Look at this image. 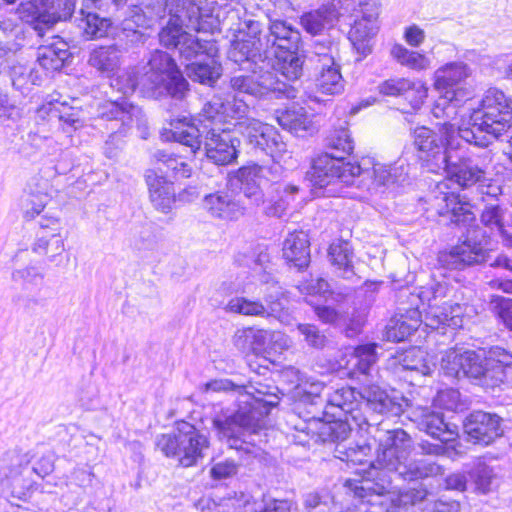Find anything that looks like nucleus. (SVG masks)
<instances>
[{"instance_id": "obj_1", "label": "nucleus", "mask_w": 512, "mask_h": 512, "mask_svg": "<svg viewBox=\"0 0 512 512\" xmlns=\"http://www.w3.org/2000/svg\"><path fill=\"white\" fill-rule=\"evenodd\" d=\"M512 367V353L500 346L476 350L452 347L441 360L444 374L454 379H470L485 387L503 381L506 370Z\"/></svg>"}, {"instance_id": "obj_2", "label": "nucleus", "mask_w": 512, "mask_h": 512, "mask_svg": "<svg viewBox=\"0 0 512 512\" xmlns=\"http://www.w3.org/2000/svg\"><path fill=\"white\" fill-rule=\"evenodd\" d=\"M176 433H163L156 440V447L167 458H177L183 468L193 467L203 458L206 439L196 427L186 421L176 422Z\"/></svg>"}, {"instance_id": "obj_3", "label": "nucleus", "mask_w": 512, "mask_h": 512, "mask_svg": "<svg viewBox=\"0 0 512 512\" xmlns=\"http://www.w3.org/2000/svg\"><path fill=\"white\" fill-rule=\"evenodd\" d=\"M454 125L450 122L437 124L436 129L418 126L412 131L413 146L419 162L434 171L440 163L447 161V150L454 134Z\"/></svg>"}, {"instance_id": "obj_4", "label": "nucleus", "mask_w": 512, "mask_h": 512, "mask_svg": "<svg viewBox=\"0 0 512 512\" xmlns=\"http://www.w3.org/2000/svg\"><path fill=\"white\" fill-rule=\"evenodd\" d=\"M438 200L436 214L453 228L467 229L476 222V204L460 191L454 190L445 182L437 184Z\"/></svg>"}, {"instance_id": "obj_5", "label": "nucleus", "mask_w": 512, "mask_h": 512, "mask_svg": "<svg viewBox=\"0 0 512 512\" xmlns=\"http://www.w3.org/2000/svg\"><path fill=\"white\" fill-rule=\"evenodd\" d=\"M479 127L498 137L512 126V101L497 88H489L480 104Z\"/></svg>"}, {"instance_id": "obj_6", "label": "nucleus", "mask_w": 512, "mask_h": 512, "mask_svg": "<svg viewBox=\"0 0 512 512\" xmlns=\"http://www.w3.org/2000/svg\"><path fill=\"white\" fill-rule=\"evenodd\" d=\"M378 91L382 96L400 99L403 112L415 114L426 103L429 87L420 79L391 77L379 84Z\"/></svg>"}, {"instance_id": "obj_7", "label": "nucleus", "mask_w": 512, "mask_h": 512, "mask_svg": "<svg viewBox=\"0 0 512 512\" xmlns=\"http://www.w3.org/2000/svg\"><path fill=\"white\" fill-rule=\"evenodd\" d=\"M463 432L472 444L489 446L504 435L503 418L496 413L473 410L463 420Z\"/></svg>"}, {"instance_id": "obj_8", "label": "nucleus", "mask_w": 512, "mask_h": 512, "mask_svg": "<svg viewBox=\"0 0 512 512\" xmlns=\"http://www.w3.org/2000/svg\"><path fill=\"white\" fill-rule=\"evenodd\" d=\"M352 169L351 163L343 157H338L327 151H320L311 157L306 178L313 187L325 188L346 177L347 172L349 175H353Z\"/></svg>"}, {"instance_id": "obj_9", "label": "nucleus", "mask_w": 512, "mask_h": 512, "mask_svg": "<svg viewBox=\"0 0 512 512\" xmlns=\"http://www.w3.org/2000/svg\"><path fill=\"white\" fill-rule=\"evenodd\" d=\"M469 69L462 62H449L438 67L433 74V88L448 102L460 101L467 95L465 81Z\"/></svg>"}, {"instance_id": "obj_10", "label": "nucleus", "mask_w": 512, "mask_h": 512, "mask_svg": "<svg viewBox=\"0 0 512 512\" xmlns=\"http://www.w3.org/2000/svg\"><path fill=\"white\" fill-rule=\"evenodd\" d=\"M378 17L376 7L362 9V15L355 19L348 31V39L360 58L372 52V40L379 30Z\"/></svg>"}, {"instance_id": "obj_11", "label": "nucleus", "mask_w": 512, "mask_h": 512, "mask_svg": "<svg viewBox=\"0 0 512 512\" xmlns=\"http://www.w3.org/2000/svg\"><path fill=\"white\" fill-rule=\"evenodd\" d=\"M144 179L152 206L162 213H169L175 207L178 198L181 199L182 194L188 192L187 189H184L177 196L174 188L175 182L168 180L167 175L159 174L155 169H148Z\"/></svg>"}, {"instance_id": "obj_12", "label": "nucleus", "mask_w": 512, "mask_h": 512, "mask_svg": "<svg viewBox=\"0 0 512 512\" xmlns=\"http://www.w3.org/2000/svg\"><path fill=\"white\" fill-rule=\"evenodd\" d=\"M61 222L55 217H43L35 234L33 252L54 259L65 251Z\"/></svg>"}, {"instance_id": "obj_13", "label": "nucleus", "mask_w": 512, "mask_h": 512, "mask_svg": "<svg viewBox=\"0 0 512 512\" xmlns=\"http://www.w3.org/2000/svg\"><path fill=\"white\" fill-rule=\"evenodd\" d=\"M137 86L135 75L129 72L119 75L115 79L113 87L124 96L116 100L106 101L102 106V115L109 120L130 118L137 107L128 97L135 93Z\"/></svg>"}, {"instance_id": "obj_14", "label": "nucleus", "mask_w": 512, "mask_h": 512, "mask_svg": "<svg viewBox=\"0 0 512 512\" xmlns=\"http://www.w3.org/2000/svg\"><path fill=\"white\" fill-rule=\"evenodd\" d=\"M203 208L212 218L226 222L237 221L246 214V207L235 200L231 193L224 190L205 195Z\"/></svg>"}, {"instance_id": "obj_15", "label": "nucleus", "mask_w": 512, "mask_h": 512, "mask_svg": "<svg viewBox=\"0 0 512 512\" xmlns=\"http://www.w3.org/2000/svg\"><path fill=\"white\" fill-rule=\"evenodd\" d=\"M377 348V343L372 342L356 345L352 351L342 354L339 365L347 371L350 379L357 375H368L378 361Z\"/></svg>"}, {"instance_id": "obj_16", "label": "nucleus", "mask_w": 512, "mask_h": 512, "mask_svg": "<svg viewBox=\"0 0 512 512\" xmlns=\"http://www.w3.org/2000/svg\"><path fill=\"white\" fill-rule=\"evenodd\" d=\"M218 429L222 436L228 441H237L240 435L245 433L252 435L266 429V424L255 417L252 409L247 411H236L224 421L219 423Z\"/></svg>"}, {"instance_id": "obj_17", "label": "nucleus", "mask_w": 512, "mask_h": 512, "mask_svg": "<svg viewBox=\"0 0 512 512\" xmlns=\"http://www.w3.org/2000/svg\"><path fill=\"white\" fill-rule=\"evenodd\" d=\"M282 256L290 267L306 269L311 259L308 234L301 229L290 232L283 242Z\"/></svg>"}, {"instance_id": "obj_18", "label": "nucleus", "mask_w": 512, "mask_h": 512, "mask_svg": "<svg viewBox=\"0 0 512 512\" xmlns=\"http://www.w3.org/2000/svg\"><path fill=\"white\" fill-rule=\"evenodd\" d=\"M170 128L166 131V139L180 143L190 148V154L196 155L202 146L199 128L192 117H178L171 119Z\"/></svg>"}, {"instance_id": "obj_19", "label": "nucleus", "mask_w": 512, "mask_h": 512, "mask_svg": "<svg viewBox=\"0 0 512 512\" xmlns=\"http://www.w3.org/2000/svg\"><path fill=\"white\" fill-rule=\"evenodd\" d=\"M205 154L216 165H229L237 159V150L229 134L212 131L206 137Z\"/></svg>"}, {"instance_id": "obj_20", "label": "nucleus", "mask_w": 512, "mask_h": 512, "mask_svg": "<svg viewBox=\"0 0 512 512\" xmlns=\"http://www.w3.org/2000/svg\"><path fill=\"white\" fill-rule=\"evenodd\" d=\"M276 113L278 124L293 134L312 132L316 128L314 116L300 105H292Z\"/></svg>"}, {"instance_id": "obj_21", "label": "nucleus", "mask_w": 512, "mask_h": 512, "mask_svg": "<svg viewBox=\"0 0 512 512\" xmlns=\"http://www.w3.org/2000/svg\"><path fill=\"white\" fill-rule=\"evenodd\" d=\"M194 158L195 155L192 154L188 157L167 150H158L154 154L155 162L165 167L166 175H170L174 182L188 179L192 176Z\"/></svg>"}, {"instance_id": "obj_22", "label": "nucleus", "mask_w": 512, "mask_h": 512, "mask_svg": "<svg viewBox=\"0 0 512 512\" xmlns=\"http://www.w3.org/2000/svg\"><path fill=\"white\" fill-rule=\"evenodd\" d=\"M153 61L158 70L167 76L166 90L172 96L183 97L188 90V82L183 77L175 60L166 52L159 51L154 55Z\"/></svg>"}, {"instance_id": "obj_23", "label": "nucleus", "mask_w": 512, "mask_h": 512, "mask_svg": "<svg viewBox=\"0 0 512 512\" xmlns=\"http://www.w3.org/2000/svg\"><path fill=\"white\" fill-rule=\"evenodd\" d=\"M486 246L488 244L484 243L481 238H477L473 242L466 239L454 245L445 253V257L449 258V262L454 268H462L478 263L483 258Z\"/></svg>"}, {"instance_id": "obj_24", "label": "nucleus", "mask_w": 512, "mask_h": 512, "mask_svg": "<svg viewBox=\"0 0 512 512\" xmlns=\"http://www.w3.org/2000/svg\"><path fill=\"white\" fill-rule=\"evenodd\" d=\"M421 322L419 308L410 307L392 319L386 331L387 339L393 342H402L419 328Z\"/></svg>"}, {"instance_id": "obj_25", "label": "nucleus", "mask_w": 512, "mask_h": 512, "mask_svg": "<svg viewBox=\"0 0 512 512\" xmlns=\"http://www.w3.org/2000/svg\"><path fill=\"white\" fill-rule=\"evenodd\" d=\"M40 111L49 119L58 120L64 131L76 130L83 125L80 110L69 105L67 102L50 101L43 104Z\"/></svg>"}, {"instance_id": "obj_26", "label": "nucleus", "mask_w": 512, "mask_h": 512, "mask_svg": "<svg viewBox=\"0 0 512 512\" xmlns=\"http://www.w3.org/2000/svg\"><path fill=\"white\" fill-rule=\"evenodd\" d=\"M70 53L67 43L59 36L47 45H41L37 52V62L48 72H55L62 69Z\"/></svg>"}, {"instance_id": "obj_27", "label": "nucleus", "mask_w": 512, "mask_h": 512, "mask_svg": "<svg viewBox=\"0 0 512 512\" xmlns=\"http://www.w3.org/2000/svg\"><path fill=\"white\" fill-rule=\"evenodd\" d=\"M485 170L467 163L460 161L456 164L446 167V177L443 181L454 182L462 190L470 188L485 179Z\"/></svg>"}, {"instance_id": "obj_28", "label": "nucleus", "mask_w": 512, "mask_h": 512, "mask_svg": "<svg viewBox=\"0 0 512 512\" xmlns=\"http://www.w3.org/2000/svg\"><path fill=\"white\" fill-rule=\"evenodd\" d=\"M246 137L250 144L262 150L278 148L280 142V135L274 126L256 120L247 124Z\"/></svg>"}, {"instance_id": "obj_29", "label": "nucleus", "mask_w": 512, "mask_h": 512, "mask_svg": "<svg viewBox=\"0 0 512 512\" xmlns=\"http://www.w3.org/2000/svg\"><path fill=\"white\" fill-rule=\"evenodd\" d=\"M67 0H41L42 10L38 9L32 18L33 28L38 32L52 28L56 23L66 19L71 15L70 12L64 16L60 13L62 4H66Z\"/></svg>"}, {"instance_id": "obj_30", "label": "nucleus", "mask_w": 512, "mask_h": 512, "mask_svg": "<svg viewBox=\"0 0 512 512\" xmlns=\"http://www.w3.org/2000/svg\"><path fill=\"white\" fill-rule=\"evenodd\" d=\"M267 332L264 329L245 327L239 330L235 336V344L241 350L245 358L251 355L262 354L266 344Z\"/></svg>"}, {"instance_id": "obj_31", "label": "nucleus", "mask_w": 512, "mask_h": 512, "mask_svg": "<svg viewBox=\"0 0 512 512\" xmlns=\"http://www.w3.org/2000/svg\"><path fill=\"white\" fill-rule=\"evenodd\" d=\"M325 146L333 155L347 160L354 152V139L347 125L333 127L325 137Z\"/></svg>"}, {"instance_id": "obj_32", "label": "nucleus", "mask_w": 512, "mask_h": 512, "mask_svg": "<svg viewBox=\"0 0 512 512\" xmlns=\"http://www.w3.org/2000/svg\"><path fill=\"white\" fill-rule=\"evenodd\" d=\"M88 63L100 73L111 75L119 67L120 52L115 45L98 46L91 51Z\"/></svg>"}, {"instance_id": "obj_33", "label": "nucleus", "mask_w": 512, "mask_h": 512, "mask_svg": "<svg viewBox=\"0 0 512 512\" xmlns=\"http://www.w3.org/2000/svg\"><path fill=\"white\" fill-rule=\"evenodd\" d=\"M160 43L170 49H176L183 45L192 48L194 39L183 29L178 17L170 18L166 25L159 32Z\"/></svg>"}, {"instance_id": "obj_34", "label": "nucleus", "mask_w": 512, "mask_h": 512, "mask_svg": "<svg viewBox=\"0 0 512 512\" xmlns=\"http://www.w3.org/2000/svg\"><path fill=\"white\" fill-rule=\"evenodd\" d=\"M318 92L325 95H336L343 91L344 82L339 66L332 61L331 65L324 66L315 79Z\"/></svg>"}, {"instance_id": "obj_35", "label": "nucleus", "mask_w": 512, "mask_h": 512, "mask_svg": "<svg viewBox=\"0 0 512 512\" xmlns=\"http://www.w3.org/2000/svg\"><path fill=\"white\" fill-rule=\"evenodd\" d=\"M390 54L401 66L413 71H424L431 65L430 59L424 53L409 50L402 44H394Z\"/></svg>"}, {"instance_id": "obj_36", "label": "nucleus", "mask_w": 512, "mask_h": 512, "mask_svg": "<svg viewBox=\"0 0 512 512\" xmlns=\"http://www.w3.org/2000/svg\"><path fill=\"white\" fill-rule=\"evenodd\" d=\"M262 170V166L254 163L242 166L236 171V178L240 181L247 198H261L262 190L257 180L261 178Z\"/></svg>"}, {"instance_id": "obj_37", "label": "nucleus", "mask_w": 512, "mask_h": 512, "mask_svg": "<svg viewBox=\"0 0 512 512\" xmlns=\"http://www.w3.org/2000/svg\"><path fill=\"white\" fill-rule=\"evenodd\" d=\"M274 69L286 81H295L302 75L303 61L298 53L274 56Z\"/></svg>"}, {"instance_id": "obj_38", "label": "nucleus", "mask_w": 512, "mask_h": 512, "mask_svg": "<svg viewBox=\"0 0 512 512\" xmlns=\"http://www.w3.org/2000/svg\"><path fill=\"white\" fill-rule=\"evenodd\" d=\"M481 227L477 231L481 233V239L489 245L491 239L503 230L500 214L496 206L486 207L480 214Z\"/></svg>"}, {"instance_id": "obj_39", "label": "nucleus", "mask_w": 512, "mask_h": 512, "mask_svg": "<svg viewBox=\"0 0 512 512\" xmlns=\"http://www.w3.org/2000/svg\"><path fill=\"white\" fill-rule=\"evenodd\" d=\"M426 432L440 442V448H450L457 438V433L446 424L439 415H431L426 423Z\"/></svg>"}, {"instance_id": "obj_40", "label": "nucleus", "mask_w": 512, "mask_h": 512, "mask_svg": "<svg viewBox=\"0 0 512 512\" xmlns=\"http://www.w3.org/2000/svg\"><path fill=\"white\" fill-rule=\"evenodd\" d=\"M352 248L345 240H338L329 245L328 256L333 266L338 270L353 273Z\"/></svg>"}, {"instance_id": "obj_41", "label": "nucleus", "mask_w": 512, "mask_h": 512, "mask_svg": "<svg viewBox=\"0 0 512 512\" xmlns=\"http://www.w3.org/2000/svg\"><path fill=\"white\" fill-rule=\"evenodd\" d=\"M81 13V28L83 35L87 39H99L108 34V30L111 27L109 19L101 18L98 14L93 12H84L82 10Z\"/></svg>"}, {"instance_id": "obj_42", "label": "nucleus", "mask_w": 512, "mask_h": 512, "mask_svg": "<svg viewBox=\"0 0 512 512\" xmlns=\"http://www.w3.org/2000/svg\"><path fill=\"white\" fill-rule=\"evenodd\" d=\"M226 310L244 316L263 317L266 315V308L260 300H251L242 296L230 299Z\"/></svg>"}, {"instance_id": "obj_43", "label": "nucleus", "mask_w": 512, "mask_h": 512, "mask_svg": "<svg viewBox=\"0 0 512 512\" xmlns=\"http://www.w3.org/2000/svg\"><path fill=\"white\" fill-rule=\"evenodd\" d=\"M357 391L350 386H343L331 392L327 404L336 407L345 413H351L357 406Z\"/></svg>"}, {"instance_id": "obj_44", "label": "nucleus", "mask_w": 512, "mask_h": 512, "mask_svg": "<svg viewBox=\"0 0 512 512\" xmlns=\"http://www.w3.org/2000/svg\"><path fill=\"white\" fill-rule=\"evenodd\" d=\"M468 477L474 484V490L476 493L486 494L491 490V485L495 475L490 466L480 462L468 471Z\"/></svg>"}, {"instance_id": "obj_45", "label": "nucleus", "mask_w": 512, "mask_h": 512, "mask_svg": "<svg viewBox=\"0 0 512 512\" xmlns=\"http://www.w3.org/2000/svg\"><path fill=\"white\" fill-rule=\"evenodd\" d=\"M409 451L404 446H399L395 441L386 445L377 456V461L382 468L396 470L402 460L408 457Z\"/></svg>"}, {"instance_id": "obj_46", "label": "nucleus", "mask_w": 512, "mask_h": 512, "mask_svg": "<svg viewBox=\"0 0 512 512\" xmlns=\"http://www.w3.org/2000/svg\"><path fill=\"white\" fill-rule=\"evenodd\" d=\"M233 90L239 93H246L250 95H261L264 93L263 87L254 77V75H240L235 76L230 81Z\"/></svg>"}, {"instance_id": "obj_47", "label": "nucleus", "mask_w": 512, "mask_h": 512, "mask_svg": "<svg viewBox=\"0 0 512 512\" xmlns=\"http://www.w3.org/2000/svg\"><path fill=\"white\" fill-rule=\"evenodd\" d=\"M490 302L494 304L495 315L504 326L512 332V299L502 296H492Z\"/></svg>"}, {"instance_id": "obj_48", "label": "nucleus", "mask_w": 512, "mask_h": 512, "mask_svg": "<svg viewBox=\"0 0 512 512\" xmlns=\"http://www.w3.org/2000/svg\"><path fill=\"white\" fill-rule=\"evenodd\" d=\"M46 204L47 201L45 195L31 193L24 203L23 218L26 221H32L41 214L46 207Z\"/></svg>"}, {"instance_id": "obj_49", "label": "nucleus", "mask_w": 512, "mask_h": 512, "mask_svg": "<svg viewBox=\"0 0 512 512\" xmlns=\"http://www.w3.org/2000/svg\"><path fill=\"white\" fill-rule=\"evenodd\" d=\"M370 482L367 478L347 479L344 486L352 492L354 497L364 500L376 493L374 488L368 485Z\"/></svg>"}, {"instance_id": "obj_50", "label": "nucleus", "mask_w": 512, "mask_h": 512, "mask_svg": "<svg viewBox=\"0 0 512 512\" xmlns=\"http://www.w3.org/2000/svg\"><path fill=\"white\" fill-rule=\"evenodd\" d=\"M299 42V33H292V35L288 36L287 38H279L278 40H273L272 46L274 49V56L298 53Z\"/></svg>"}, {"instance_id": "obj_51", "label": "nucleus", "mask_w": 512, "mask_h": 512, "mask_svg": "<svg viewBox=\"0 0 512 512\" xmlns=\"http://www.w3.org/2000/svg\"><path fill=\"white\" fill-rule=\"evenodd\" d=\"M318 319L324 324H334L340 318V313L332 306L311 304Z\"/></svg>"}, {"instance_id": "obj_52", "label": "nucleus", "mask_w": 512, "mask_h": 512, "mask_svg": "<svg viewBox=\"0 0 512 512\" xmlns=\"http://www.w3.org/2000/svg\"><path fill=\"white\" fill-rule=\"evenodd\" d=\"M237 466L232 461H224L214 464L211 467L210 475L215 480L226 479L234 475Z\"/></svg>"}, {"instance_id": "obj_53", "label": "nucleus", "mask_w": 512, "mask_h": 512, "mask_svg": "<svg viewBox=\"0 0 512 512\" xmlns=\"http://www.w3.org/2000/svg\"><path fill=\"white\" fill-rule=\"evenodd\" d=\"M191 68L195 81L201 84H211L214 81L213 70L208 64L193 63Z\"/></svg>"}, {"instance_id": "obj_54", "label": "nucleus", "mask_w": 512, "mask_h": 512, "mask_svg": "<svg viewBox=\"0 0 512 512\" xmlns=\"http://www.w3.org/2000/svg\"><path fill=\"white\" fill-rule=\"evenodd\" d=\"M468 478L464 473H451L449 474L445 480V488L447 490H455L459 492H464L467 489Z\"/></svg>"}, {"instance_id": "obj_55", "label": "nucleus", "mask_w": 512, "mask_h": 512, "mask_svg": "<svg viewBox=\"0 0 512 512\" xmlns=\"http://www.w3.org/2000/svg\"><path fill=\"white\" fill-rule=\"evenodd\" d=\"M403 37L411 47H419L425 40V32L417 25H410L405 29Z\"/></svg>"}, {"instance_id": "obj_56", "label": "nucleus", "mask_w": 512, "mask_h": 512, "mask_svg": "<svg viewBox=\"0 0 512 512\" xmlns=\"http://www.w3.org/2000/svg\"><path fill=\"white\" fill-rule=\"evenodd\" d=\"M269 29L271 35L273 36V40H278L279 38H287L288 36H291L292 33H299L285 21L278 19L271 22Z\"/></svg>"}, {"instance_id": "obj_57", "label": "nucleus", "mask_w": 512, "mask_h": 512, "mask_svg": "<svg viewBox=\"0 0 512 512\" xmlns=\"http://www.w3.org/2000/svg\"><path fill=\"white\" fill-rule=\"evenodd\" d=\"M301 22L304 26V28L312 33V34H317L320 32L321 28H322V24L321 22L317 19L316 16L312 15V14H306L302 17L301 19Z\"/></svg>"}, {"instance_id": "obj_58", "label": "nucleus", "mask_w": 512, "mask_h": 512, "mask_svg": "<svg viewBox=\"0 0 512 512\" xmlns=\"http://www.w3.org/2000/svg\"><path fill=\"white\" fill-rule=\"evenodd\" d=\"M298 329L305 336V339L312 344H316L320 339L319 331L311 324H300Z\"/></svg>"}, {"instance_id": "obj_59", "label": "nucleus", "mask_w": 512, "mask_h": 512, "mask_svg": "<svg viewBox=\"0 0 512 512\" xmlns=\"http://www.w3.org/2000/svg\"><path fill=\"white\" fill-rule=\"evenodd\" d=\"M260 512H290V506L284 500H272Z\"/></svg>"}, {"instance_id": "obj_60", "label": "nucleus", "mask_w": 512, "mask_h": 512, "mask_svg": "<svg viewBox=\"0 0 512 512\" xmlns=\"http://www.w3.org/2000/svg\"><path fill=\"white\" fill-rule=\"evenodd\" d=\"M492 289L501 290L504 293L512 294V279H492L489 281Z\"/></svg>"}, {"instance_id": "obj_61", "label": "nucleus", "mask_w": 512, "mask_h": 512, "mask_svg": "<svg viewBox=\"0 0 512 512\" xmlns=\"http://www.w3.org/2000/svg\"><path fill=\"white\" fill-rule=\"evenodd\" d=\"M437 512H460L461 503L457 500L439 501L436 505Z\"/></svg>"}, {"instance_id": "obj_62", "label": "nucleus", "mask_w": 512, "mask_h": 512, "mask_svg": "<svg viewBox=\"0 0 512 512\" xmlns=\"http://www.w3.org/2000/svg\"><path fill=\"white\" fill-rule=\"evenodd\" d=\"M493 267H503L508 271L512 272V261L505 256L497 257L493 263H491Z\"/></svg>"}, {"instance_id": "obj_63", "label": "nucleus", "mask_w": 512, "mask_h": 512, "mask_svg": "<svg viewBox=\"0 0 512 512\" xmlns=\"http://www.w3.org/2000/svg\"><path fill=\"white\" fill-rule=\"evenodd\" d=\"M436 317L440 318L439 323L442 325L449 326L451 324V322H453V320H454L453 317L448 318L447 315L444 313L437 314Z\"/></svg>"}, {"instance_id": "obj_64", "label": "nucleus", "mask_w": 512, "mask_h": 512, "mask_svg": "<svg viewBox=\"0 0 512 512\" xmlns=\"http://www.w3.org/2000/svg\"><path fill=\"white\" fill-rule=\"evenodd\" d=\"M504 153H505L509 163L512 165V137L510 138V140L508 142V146Z\"/></svg>"}]
</instances>
